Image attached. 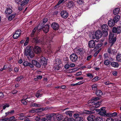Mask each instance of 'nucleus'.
<instances>
[{
    "label": "nucleus",
    "mask_w": 121,
    "mask_h": 121,
    "mask_svg": "<svg viewBox=\"0 0 121 121\" xmlns=\"http://www.w3.org/2000/svg\"><path fill=\"white\" fill-rule=\"evenodd\" d=\"M61 17L64 18H66L69 16L68 12L65 10L61 11L60 13Z\"/></svg>",
    "instance_id": "ddd939ff"
},
{
    "label": "nucleus",
    "mask_w": 121,
    "mask_h": 121,
    "mask_svg": "<svg viewBox=\"0 0 121 121\" xmlns=\"http://www.w3.org/2000/svg\"><path fill=\"white\" fill-rule=\"evenodd\" d=\"M110 63V62L109 61L107 60H105L104 62V64L106 65H108Z\"/></svg>",
    "instance_id": "09e8293b"
},
{
    "label": "nucleus",
    "mask_w": 121,
    "mask_h": 121,
    "mask_svg": "<svg viewBox=\"0 0 121 121\" xmlns=\"http://www.w3.org/2000/svg\"><path fill=\"white\" fill-rule=\"evenodd\" d=\"M51 26L52 28L55 30H57L59 27V24L56 22L52 23Z\"/></svg>",
    "instance_id": "dca6fc26"
},
{
    "label": "nucleus",
    "mask_w": 121,
    "mask_h": 121,
    "mask_svg": "<svg viewBox=\"0 0 121 121\" xmlns=\"http://www.w3.org/2000/svg\"><path fill=\"white\" fill-rule=\"evenodd\" d=\"M73 112L72 111H66L65 112V113L66 115H69V117H71L72 116V114Z\"/></svg>",
    "instance_id": "4c0bfd02"
},
{
    "label": "nucleus",
    "mask_w": 121,
    "mask_h": 121,
    "mask_svg": "<svg viewBox=\"0 0 121 121\" xmlns=\"http://www.w3.org/2000/svg\"><path fill=\"white\" fill-rule=\"evenodd\" d=\"M108 30H105L104 31H102L103 32V34L104 35V36L106 37L108 35Z\"/></svg>",
    "instance_id": "603ef678"
},
{
    "label": "nucleus",
    "mask_w": 121,
    "mask_h": 121,
    "mask_svg": "<svg viewBox=\"0 0 121 121\" xmlns=\"http://www.w3.org/2000/svg\"><path fill=\"white\" fill-rule=\"evenodd\" d=\"M45 39H43L44 40V42H46V44H47L49 45H50L51 44L50 43L53 42L52 40L53 38V36L52 35H50L49 36H45Z\"/></svg>",
    "instance_id": "20e7f679"
},
{
    "label": "nucleus",
    "mask_w": 121,
    "mask_h": 121,
    "mask_svg": "<svg viewBox=\"0 0 121 121\" xmlns=\"http://www.w3.org/2000/svg\"><path fill=\"white\" fill-rule=\"evenodd\" d=\"M47 49L48 52L49 54H50L52 53V51L51 48L50 47H48Z\"/></svg>",
    "instance_id": "680f3d73"
},
{
    "label": "nucleus",
    "mask_w": 121,
    "mask_h": 121,
    "mask_svg": "<svg viewBox=\"0 0 121 121\" xmlns=\"http://www.w3.org/2000/svg\"><path fill=\"white\" fill-rule=\"evenodd\" d=\"M99 78L98 76H96L94 78L92 79V81L93 82H95L97 81L99 79Z\"/></svg>",
    "instance_id": "6e6d98bb"
},
{
    "label": "nucleus",
    "mask_w": 121,
    "mask_h": 121,
    "mask_svg": "<svg viewBox=\"0 0 121 121\" xmlns=\"http://www.w3.org/2000/svg\"><path fill=\"white\" fill-rule=\"evenodd\" d=\"M116 58L117 61L121 62V54H118Z\"/></svg>",
    "instance_id": "7c9ffc66"
},
{
    "label": "nucleus",
    "mask_w": 121,
    "mask_h": 121,
    "mask_svg": "<svg viewBox=\"0 0 121 121\" xmlns=\"http://www.w3.org/2000/svg\"><path fill=\"white\" fill-rule=\"evenodd\" d=\"M95 118V117L94 116L90 115L88 117L87 119L89 121H93Z\"/></svg>",
    "instance_id": "bb28decb"
},
{
    "label": "nucleus",
    "mask_w": 121,
    "mask_h": 121,
    "mask_svg": "<svg viewBox=\"0 0 121 121\" xmlns=\"http://www.w3.org/2000/svg\"><path fill=\"white\" fill-rule=\"evenodd\" d=\"M23 99L21 100V102L22 104L24 105L27 104V102L25 99H26L27 98H25V96H24L23 98Z\"/></svg>",
    "instance_id": "f704fd0d"
},
{
    "label": "nucleus",
    "mask_w": 121,
    "mask_h": 121,
    "mask_svg": "<svg viewBox=\"0 0 121 121\" xmlns=\"http://www.w3.org/2000/svg\"><path fill=\"white\" fill-rule=\"evenodd\" d=\"M115 23L113 19H111L108 21V24L110 27H112L114 25Z\"/></svg>",
    "instance_id": "412c9836"
},
{
    "label": "nucleus",
    "mask_w": 121,
    "mask_h": 121,
    "mask_svg": "<svg viewBox=\"0 0 121 121\" xmlns=\"http://www.w3.org/2000/svg\"><path fill=\"white\" fill-rule=\"evenodd\" d=\"M32 41L33 42L35 43H39L44 44V40L43 37L40 38L37 36L33 38Z\"/></svg>",
    "instance_id": "7ed1b4c3"
},
{
    "label": "nucleus",
    "mask_w": 121,
    "mask_h": 121,
    "mask_svg": "<svg viewBox=\"0 0 121 121\" xmlns=\"http://www.w3.org/2000/svg\"><path fill=\"white\" fill-rule=\"evenodd\" d=\"M108 53L112 54L115 55L116 54V50L115 49H111V48H108Z\"/></svg>",
    "instance_id": "4be33fe9"
},
{
    "label": "nucleus",
    "mask_w": 121,
    "mask_h": 121,
    "mask_svg": "<svg viewBox=\"0 0 121 121\" xmlns=\"http://www.w3.org/2000/svg\"><path fill=\"white\" fill-rule=\"evenodd\" d=\"M104 83L106 85H108L111 84H112V83H111L109 81H107L106 82H104Z\"/></svg>",
    "instance_id": "69168bd1"
},
{
    "label": "nucleus",
    "mask_w": 121,
    "mask_h": 121,
    "mask_svg": "<svg viewBox=\"0 0 121 121\" xmlns=\"http://www.w3.org/2000/svg\"><path fill=\"white\" fill-rule=\"evenodd\" d=\"M29 0H24L21 2V5L22 6H23L27 4L29 2Z\"/></svg>",
    "instance_id": "e433bc0d"
},
{
    "label": "nucleus",
    "mask_w": 121,
    "mask_h": 121,
    "mask_svg": "<svg viewBox=\"0 0 121 121\" xmlns=\"http://www.w3.org/2000/svg\"><path fill=\"white\" fill-rule=\"evenodd\" d=\"M23 65L25 66H29L30 67L32 68L34 67V65L30 63L29 62H28L25 61L24 62L23 64Z\"/></svg>",
    "instance_id": "aec40b11"
},
{
    "label": "nucleus",
    "mask_w": 121,
    "mask_h": 121,
    "mask_svg": "<svg viewBox=\"0 0 121 121\" xmlns=\"http://www.w3.org/2000/svg\"><path fill=\"white\" fill-rule=\"evenodd\" d=\"M43 26V25H42L41 23L40 22L38 25L37 27H35L34 29L36 30L37 32H38V31H39L41 29H42Z\"/></svg>",
    "instance_id": "5701e85b"
},
{
    "label": "nucleus",
    "mask_w": 121,
    "mask_h": 121,
    "mask_svg": "<svg viewBox=\"0 0 121 121\" xmlns=\"http://www.w3.org/2000/svg\"><path fill=\"white\" fill-rule=\"evenodd\" d=\"M12 7L10 5H7L6 9L5 12V13L9 14H11L12 12Z\"/></svg>",
    "instance_id": "9b49d317"
},
{
    "label": "nucleus",
    "mask_w": 121,
    "mask_h": 121,
    "mask_svg": "<svg viewBox=\"0 0 121 121\" xmlns=\"http://www.w3.org/2000/svg\"><path fill=\"white\" fill-rule=\"evenodd\" d=\"M63 118L62 115L61 114L57 115L56 116V119L58 120H60Z\"/></svg>",
    "instance_id": "58836bf2"
},
{
    "label": "nucleus",
    "mask_w": 121,
    "mask_h": 121,
    "mask_svg": "<svg viewBox=\"0 0 121 121\" xmlns=\"http://www.w3.org/2000/svg\"><path fill=\"white\" fill-rule=\"evenodd\" d=\"M97 85L95 84H93L92 86V90L94 91H96L97 89Z\"/></svg>",
    "instance_id": "a19ab883"
},
{
    "label": "nucleus",
    "mask_w": 121,
    "mask_h": 121,
    "mask_svg": "<svg viewBox=\"0 0 121 121\" xmlns=\"http://www.w3.org/2000/svg\"><path fill=\"white\" fill-rule=\"evenodd\" d=\"M90 110L91 111L86 110L85 111V113L87 114H92L95 113V111L97 112H99H99H100V109H96L95 110L94 107H92V108H91L90 109Z\"/></svg>",
    "instance_id": "423d86ee"
},
{
    "label": "nucleus",
    "mask_w": 121,
    "mask_h": 121,
    "mask_svg": "<svg viewBox=\"0 0 121 121\" xmlns=\"http://www.w3.org/2000/svg\"><path fill=\"white\" fill-rule=\"evenodd\" d=\"M15 16V14H12L8 18L9 20L11 21Z\"/></svg>",
    "instance_id": "37998d69"
},
{
    "label": "nucleus",
    "mask_w": 121,
    "mask_h": 121,
    "mask_svg": "<svg viewBox=\"0 0 121 121\" xmlns=\"http://www.w3.org/2000/svg\"><path fill=\"white\" fill-rule=\"evenodd\" d=\"M24 53L25 55L30 56L31 58L33 57L34 56V54L29 47H26Z\"/></svg>",
    "instance_id": "f03ea898"
},
{
    "label": "nucleus",
    "mask_w": 121,
    "mask_h": 121,
    "mask_svg": "<svg viewBox=\"0 0 121 121\" xmlns=\"http://www.w3.org/2000/svg\"><path fill=\"white\" fill-rule=\"evenodd\" d=\"M111 66L115 68H118L119 66V65L118 63L117 62H113L111 63Z\"/></svg>",
    "instance_id": "393cba45"
},
{
    "label": "nucleus",
    "mask_w": 121,
    "mask_h": 121,
    "mask_svg": "<svg viewBox=\"0 0 121 121\" xmlns=\"http://www.w3.org/2000/svg\"><path fill=\"white\" fill-rule=\"evenodd\" d=\"M120 18V16L119 15H116L114 16V19H113L115 22H117L119 21Z\"/></svg>",
    "instance_id": "c85d7f7f"
},
{
    "label": "nucleus",
    "mask_w": 121,
    "mask_h": 121,
    "mask_svg": "<svg viewBox=\"0 0 121 121\" xmlns=\"http://www.w3.org/2000/svg\"><path fill=\"white\" fill-rule=\"evenodd\" d=\"M67 121H75V120L72 118H69L67 119Z\"/></svg>",
    "instance_id": "774afa93"
},
{
    "label": "nucleus",
    "mask_w": 121,
    "mask_h": 121,
    "mask_svg": "<svg viewBox=\"0 0 121 121\" xmlns=\"http://www.w3.org/2000/svg\"><path fill=\"white\" fill-rule=\"evenodd\" d=\"M41 110V108H39L36 109H33L31 110L29 112L30 113L38 112H40V110Z\"/></svg>",
    "instance_id": "cd10ccee"
},
{
    "label": "nucleus",
    "mask_w": 121,
    "mask_h": 121,
    "mask_svg": "<svg viewBox=\"0 0 121 121\" xmlns=\"http://www.w3.org/2000/svg\"><path fill=\"white\" fill-rule=\"evenodd\" d=\"M74 52L75 53L78 55H81L83 53V50L80 48H76L74 49Z\"/></svg>",
    "instance_id": "f8f14e48"
},
{
    "label": "nucleus",
    "mask_w": 121,
    "mask_h": 121,
    "mask_svg": "<svg viewBox=\"0 0 121 121\" xmlns=\"http://www.w3.org/2000/svg\"><path fill=\"white\" fill-rule=\"evenodd\" d=\"M37 31L34 29L32 31L31 34V37H33L35 34V33Z\"/></svg>",
    "instance_id": "49530a36"
},
{
    "label": "nucleus",
    "mask_w": 121,
    "mask_h": 121,
    "mask_svg": "<svg viewBox=\"0 0 121 121\" xmlns=\"http://www.w3.org/2000/svg\"><path fill=\"white\" fill-rule=\"evenodd\" d=\"M34 50L35 52L37 54L39 53L41 51V48L38 46L35 47H34Z\"/></svg>",
    "instance_id": "f3484780"
},
{
    "label": "nucleus",
    "mask_w": 121,
    "mask_h": 121,
    "mask_svg": "<svg viewBox=\"0 0 121 121\" xmlns=\"http://www.w3.org/2000/svg\"><path fill=\"white\" fill-rule=\"evenodd\" d=\"M69 65L68 64H66L65 66V69H67L69 67Z\"/></svg>",
    "instance_id": "338daca9"
},
{
    "label": "nucleus",
    "mask_w": 121,
    "mask_h": 121,
    "mask_svg": "<svg viewBox=\"0 0 121 121\" xmlns=\"http://www.w3.org/2000/svg\"><path fill=\"white\" fill-rule=\"evenodd\" d=\"M96 95L99 96H101L103 94L102 92L100 90L97 91L96 92Z\"/></svg>",
    "instance_id": "473e14b6"
},
{
    "label": "nucleus",
    "mask_w": 121,
    "mask_h": 121,
    "mask_svg": "<svg viewBox=\"0 0 121 121\" xmlns=\"http://www.w3.org/2000/svg\"><path fill=\"white\" fill-rule=\"evenodd\" d=\"M83 113L82 112H78L74 114V117L75 118V121H83V118L79 116L82 115Z\"/></svg>",
    "instance_id": "39448f33"
},
{
    "label": "nucleus",
    "mask_w": 121,
    "mask_h": 121,
    "mask_svg": "<svg viewBox=\"0 0 121 121\" xmlns=\"http://www.w3.org/2000/svg\"><path fill=\"white\" fill-rule=\"evenodd\" d=\"M15 112L14 110H12L10 111H8L7 112L5 113V117H7L8 115H12Z\"/></svg>",
    "instance_id": "c756f323"
},
{
    "label": "nucleus",
    "mask_w": 121,
    "mask_h": 121,
    "mask_svg": "<svg viewBox=\"0 0 121 121\" xmlns=\"http://www.w3.org/2000/svg\"><path fill=\"white\" fill-rule=\"evenodd\" d=\"M49 29V25H46L43 26L42 30L44 33H48Z\"/></svg>",
    "instance_id": "2eb2a0df"
},
{
    "label": "nucleus",
    "mask_w": 121,
    "mask_h": 121,
    "mask_svg": "<svg viewBox=\"0 0 121 121\" xmlns=\"http://www.w3.org/2000/svg\"><path fill=\"white\" fill-rule=\"evenodd\" d=\"M112 32L119 34L121 33V26H119L117 27L115 26L113 27L112 30Z\"/></svg>",
    "instance_id": "6e6552de"
},
{
    "label": "nucleus",
    "mask_w": 121,
    "mask_h": 121,
    "mask_svg": "<svg viewBox=\"0 0 121 121\" xmlns=\"http://www.w3.org/2000/svg\"><path fill=\"white\" fill-rule=\"evenodd\" d=\"M95 35L92 36V38L94 39L96 38L97 39H99L102 36V32L99 30L96 31L95 33Z\"/></svg>",
    "instance_id": "0eeeda50"
},
{
    "label": "nucleus",
    "mask_w": 121,
    "mask_h": 121,
    "mask_svg": "<svg viewBox=\"0 0 121 121\" xmlns=\"http://www.w3.org/2000/svg\"><path fill=\"white\" fill-rule=\"evenodd\" d=\"M67 30H68V31H67V32L68 33H71L73 31L72 28V26L71 27H68L67 28Z\"/></svg>",
    "instance_id": "ea45409f"
},
{
    "label": "nucleus",
    "mask_w": 121,
    "mask_h": 121,
    "mask_svg": "<svg viewBox=\"0 0 121 121\" xmlns=\"http://www.w3.org/2000/svg\"><path fill=\"white\" fill-rule=\"evenodd\" d=\"M0 121H9V118L6 117L0 120Z\"/></svg>",
    "instance_id": "0e129e2a"
},
{
    "label": "nucleus",
    "mask_w": 121,
    "mask_h": 121,
    "mask_svg": "<svg viewBox=\"0 0 121 121\" xmlns=\"http://www.w3.org/2000/svg\"><path fill=\"white\" fill-rule=\"evenodd\" d=\"M23 77L22 76H20L17 78L16 79V80L17 81H20L21 79L23 78Z\"/></svg>",
    "instance_id": "bf43d9fd"
},
{
    "label": "nucleus",
    "mask_w": 121,
    "mask_h": 121,
    "mask_svg": "<svg viewBox=\"0 0 121 121\" xmlns=\"http://www.w3.org/2000/svg\"><path fill=\"white\" fill-rule=\"evenodd\" d=\"M106 115L108 117H113L117 115V112H114L113 113H107Z\"/></svg>",
    "instance_id": "b1692460"
},
{
    "label": "nucleus",
    "mask_w": 121,
    "mask_h": 121,
    "mask_svg": "<svg viewBox=\"0 0 121 121\" xmlns=\"http://www.w3.org/2000/svg\"><path fill=\"white\" fill-rule=\"evenodd\" d=\"M3 108L4 110L6 108H8L9 106V104H3Z\"/></svg>",
    "instance_id": "c03bdc74"
},
{
    "label": "nucleus",
    "mask_w": 121,
    "mask_h": 121,
    "mask_svg": "<svg viewBox=\"0 0 121 121\" xmlns=\"http://www.w3.org/2000/svg\"><path fill=\"white\" fill-rule=\"evenodd\" d=\"M99 98L98 97L94 98L93 100H91V101L89 102L88 104V105L92 106L93 105H95V107L97 108L99 107L101 104V102L99 101H96L97 100H99Z\"/></svg>",
    "instance_id": "f257e3e1"
},
{
    "label": "nucleus",
    "mask_w": 121,
    "mask_h": 121,
    "mask_svg": "<svg viewBox=\"0 0 121 121\" xmlns=\"http://www.w3.org/2000/svg\"><path fill=\"white\" fill-rule=\"evenodd\" d=\"M21 31L20 30H18L16 31L13 36V38L15 39L18 38L21 35Z\"/></svg>",
    "instance_id": "4468645a"
},
{
    "label": "nucleus",
    "mask_w": 121,
    "mask_h": 121,
    "mask_svg": "<svg viewBox=\"0 0 121 121\" xmlns=\"http://www.w3.org/2000/svg\"><path fill=\"white\" fill-rule=\"evenodd\" d=\"M119 10L120 9L118 8H116L114 9L113 10V14L115 15L118 14L119 13Z\"/></svg>",
    "instance_id": "72a5a7b5"
},
{
    "label": "nucleus",
    "mask_w": 121,
    "mask_h": 121,
    "mask_svg": "<svg viewBox=\"0 0 121 121\" xmlns=\"http://www.w3.org/2000/svg\"><path fill=\"white\" fill-rule=\"evenodd\" d=\"M101 29L102 31L105 30H108V25L106 24H103L101 26Z\"/></svg>",
    "instance_id": "a878e982"
},
{
    "label": "nucleus",
    "mask_w": 121,
    "mask_h": 121,
    "mask_svg": "<svg viewBox=\"0 0 121 121\" xmlns=\"http://www.w3.org/2000/svg\"><path fill=\"white\" fill-rule=\"evenodd\" d=\"M106 114V111H100L99 114L102 116H104Z\"/></svg>",
    "instance_id": "79ce46f5"
},
{
    "label": "nucleus",
    "mask_w": 121,
    "mask_h": 121,
    "mask_svg": "<svg viewBox=\"0 0 121 121\" xmlns=\"http://www.w3.org/2000/svg\"><path fill=\"white\" fill-rule=\"evenodd\" d=\"M55 62V63L54 65V68L56 70H58L59 69V65L61 64L60 60L58 59H56Z\"/></svg>",
    "instance_id": "1a4fd4ad"
},
{
    "label": "nucleus",
    "mask_w": 121,
    "mask_h": 121,
    "mask_svg": "<svg viewBox=\"0 0 121 121\" xmlns=\"http://www.w3.org/2000/svg\"><path fill=\"white\" fill-rule=\"evenodd\" d=\"M114 33L112 32V33L111 32L109 35V38H114Z\"/></svg>",
    "instance_id": "864d4df0"
},
{
    "label": "nucleus",
    "mask_w": 121,
    "mask_h": 121,
    "mask_svg": "<svg viewBox=\"0 0 121 121\" xmlns=\"http://www.w3.org/2000/svg\"><path fill=\"white\" fill-rule=\"evenodd\" d=\"M109 41L110 43H115L116 40V38L115 37L111 38H109Z\"/></svg>",
    "instance_id": "2f4dec72"
},
{
    "label": "nucleus",
    "mask_w": 121,
    "mask_h": 121,
    "mask_svg": "<svg viewBox=\"0 0 121 121\" xmlns=\"http://www.w3.org/2000/svg\"><path fill=\"white\" fill-rule=\"evenodd\" d=\"M103 119L102 117H97L95 118V121H102Z\"/></svg>",
    "instance_id": "a18cd8bd"
},
{
    "label": "nucleus",
    "mask_w": 121,
    "mask_h": 121,
    "mask_svg": "<svg viewBox=\"0 0 121 121\" xmlns=\"http://www.w3.org/2000/svg\"><path fill=\"white\" fill-rule=\"evenodd\" d=\"M87 76L91 79L93 78L92 75L90 73H88L86 74Z\"/></svg>",
    "instance_id": "4d7b16f0"
},
{
    "label": "nucleus",
    "mask_w": 121,
    "mask_h": 121,
    "mask_svg": "<svg viewBox=\"0 0 121 121\" xmlns=\"http://www.w3.org/2000/svg\"><path fill=\"white\" fill-rule=\"evenodd\" d=\"M41 63L42 65H46L47 64V61L46 59L43 56H41L40 58Z\"/></svg>",
    "instance_id": "6ab92c4d"
},
{
    "label": "nucleus",
    "mask_w": 121,
    "mask_h": 121,
    "mask_svg": "<svg viewBox=\"0 0 121 121\" xmlns=\"http://www.w3.org/2000/svg\"><path fill=\"white\" fill-rule=\"evenodd\" d=\"M15 119V117L14 116L10 117L9 118V121H15L16 120Z\"/></svg>",
    "instance_id": "de8ad7c7"
},
{
    "label": "nucleus",
    "mask_w": 121,
    "mask_h": 121,
    "mask_svg": "<svg viewBox=\"0 0 121 121\" xmlns=\"http://www.w3.org/2000/svg\"><path fill=\"white\" fill-rule=\"evenodd\" d=\"M52 119V116L51 115H49L47 116L46 117V119L47 120H49L50 121Z\"/></svg>",
    "instance_id": "13d9d810"
},
{
    "label": "nucleus",
    "mask_w": 121,
    "mask_h": 121,
    "mask_svg": "<svg viewBox=\"0 0 121 121\" xmlns=\"http://www.w3.org/2000/svg\"><path fill=\"white\" fill-rule=\"evenodd\" d=\"M29 38L28 37H26L25 42L24 44V45L25 46L28 43L29 41Z\"/></svg>",
    "instance_id": "5fc2aeb1"
},
{
    "label": "nucleus",
    "mask_w": 121,
    "mask_h": 121,
    "mask_svg": "<svg viewBox=\"0 0 121 121\" xmlns=\"http://www.w3.org/2000/svg\"><path fill=\"white\" fill-rule=\"evenodd\" d=\"M31 106L33 107H40L41 106V105L39 104H36L35 103H34L33 104H32Z\"/></svg>",
    "instance_id": "8fccbe9b"
},
{
    "label": "nucleus",
    "mask_w": 121,
    "mask_h": 121,
    "mask_svg": "<svg viewBox=\"0 0 121 121\" xmlns=\"http://www.w3.org/2000/svg\"><path fill=\"white\" fill-rule=\"evenodd\" d=\"M70 60L73 62L76 61L78 59V57L75 53H73L71 54L69 56Z\"/></svg>",
    "instance_id": "9d476101"
},
{
    "label": "nucleus",
    "mask_w": 121,
    "mask_h": 121,
    "mask_svg": "<svg viewBox=\"0 0 121 121\" xmlns=\"http://www.w3.org/2000/svg\"><path fill=\"white\" fill-rule=\"evenodd\" d=\"M106 121H116L111 118H108L107 119Z\"/></svg>",
    "instance_id": "e2e57ef3"
},
{
    "label": "nucleus",
    "mask_w": 121,
    "mask_h": 121,
    "mask_svg": "<svg viewBox=\"0 0 121 121\" xmlns=\"http://www.w3.org/2000/svg\"><path fill=\"white\" fill-rule=\"evenodd\" d=\"M37 62V61L35 60H32L31 61V63L32 64V65H34L35 66Z\"/></svg>",
    "instance_id": "052dcab7"
},
{
    "label": "nucleus",
    "mask_w": 121,
    "mask_h": 121,
    "mask_svg": "<svg viewBox=\"0 0 121 121\" xmlns=\"http://www.w3.org/2000/svg\"><path fill=\"white\" fill-rule=\"evenodd\" d=\"M42 96V94L40 93H39V92L38 91L36 94V96L37 98L40 97Z\"/></svg>",
    "instance_id": "3c124183"
},
{
    "label": "nucleus",
    "mask_w": 121,
    "mask_h": 121,
    "mask_svg": "<svg viewBox=\"0 0 121 121\" xmlns=\"http://www.w3.org/2000/svg\"><path fill=\"white\" fill-rule=\"evenodd\" d=\"M74 4L72 1H70L67 4V6L69 8H72Z\"/></svg>",
    "instance_id": "c9c22d12"
},
{
    "label": "nucleus",
    "mask_w": 121,
    "mask_h": 121,
    "mask_svg": "<svg viewBox=\"0 0 121 121\" xmlns=\"http://www.w3.org/2000/svg\"><path fill=\"white\" fill-rule=\"evenodd\" d=\"M95 45V41L93 40L89 41L88 43V46L90 48L94 47Z\"/></svg>",
    "instance_id": "a211bd4d"
}]
</instances>
